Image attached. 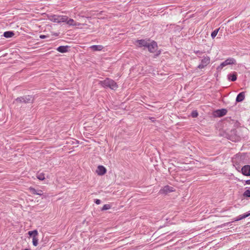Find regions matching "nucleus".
Listing matches in <instances>:
<instances>
[{
	"mask_svg": "<svg viewBox=\"0 0 250 250\" xmlns=\"http://www.w3.org/2000/svg\"><path fill=\"white\" fill-rule=\"evenodd\" d=\"M45 37H46V36H44V35H41V36H40V38H41V39H44V38H45Z\"/></svg>",
	"mask_w": 250,
	"mask_h": 250,
	"instance_id": "nucleus-27",
	"label": "nucleus"
},
{
	"mask_svg": "<svg viewBox=\"0 0 250 250\" xmlns=\"http://www.w3.org/2000/svg\"><path fill=\"white\" fill-rule=\"evenodd\" d=\"M219 30V28L214 30L211 33V37L214 39L217 35V34L218 33V31Z\"/></svg>",
	"mask_w": 250,
	"mask_h": 250,
	"instance_id": "nucleus-20",
	"label": "nucleus"
},
{
	"mask_svg": "<svg viewBox=\"0 0 250 250\" xmlns=\"http://www.w3.org/2000/svg\"><path fill=\"white\" fill-rule=\"evenodd\" d=\"M242 173L244 175L250 176V166L245 165L241 169Z\"/></svg>",
	"mask_w": 250,
	"mask_h": 250,
	"instance_id": "nucleus-10",
	"label": "nucleus"
},
{
	"mask_svg": "<svg viewBox=\"0 0 250 250\" xmlns=\"http://www.w3.org/2000/svg\"><path fill=\"white\" fill-rule=\"evenodd\" d=\"M66 23L70 26H80L81 25V23L76 22L73 19H67V20L65 21Z\"/></svg>",
	"mask_w": 250,
	"mask_h": 250,
	"instance_id": "nucleus-12",
	"label": "nucleus"
},
{
	"mask_svg": "<svg viewBox=\"0 0 250 250\" xmlns=\"http://www.w3.org/2000/svg\"><path fill=\"white\" fill-rule=\"evenodd\" d=\"M243 195L245 197H250V190H246L244 192Z\"/></svg>",
	"mask_w": 250,
	"mask_h": 250,
	"instance_id": "nucleus-23",
	"label": "nucleus"
},
{
	"mask_svg": "<svg viewBox=\"0 0 250 250\" xmlns=\"http://www.w3.org/2000/svg\"><path fill=\"white\" fill-rule=\"evenodd\" d=\"M210 59L209 57H204L201 60V63L198 66V68L200 69L205 68L210 63Z\"/></svg>",
	"mask_w": 250,
	"mask_h": 250,
	"instance_id": "nucleus-5",
	"label": "nucleus"
},
{
	"mask_svg": "<svg viewBox=\"0 0 250 250\" xmlns=\"http://www.w3.org/2000/svg\"><path fill=\"white\" fill-rule=\"evenodd\" d=\"M245 97V92H242L237 95L236 99V101L237 102H241L244 100Z\"/></svg>",
	"mask_w": 250,
	"mask_h": 250,
	"instance_id": "nucleus-14",
	"label": "nucleus"
},
{
	"mask_svg": "<svg viewBox=\"0 0 250 250\" xmlns=\"http://www.w3.org/2000/svg\"><path fill=\"white\" fill-rule=\"evenodd\" d=\"M14 35V33L12 31H6L3 34L4 37L8 38H11Z\"/></svg>",
	"mask_w": 250,
	"mask_h": 250,
	"instance_id": "nucleus-18",
	"label": "nucleus"
},
{
	"mask_svg": "<svg viewBox=\"0 0 250 250\" xmlns=\"http://www.w3.org/2000/svg\"><path fill=\"white\" fill-rule=\"evenodd\" d=\"M48 17L50 21L57 23L65 22L68 19L67 16L62 15H50Z\"/></svg>",
	"mask_w": 250,
	"mask_h": 250,
	"instance_id": "nucleus-2",
	"label": "nucleus"
},
{
	"mask_svg": "<svg viewBox=\"0 0 250 250\" xmlns=\"http://www.w3.org/2000/svg\"><path fill=\"white\" fill-rule=\"evenodd\" d=\"M99 83L103 87H108L113 90H116L118 87L117 83L114 80L109 78H106L103 81H100Z\"/></svg>",
	"mask_w": 250,
	"mask_h": 250,
	"instance_id": "nucleus-1",
	"label": "nucleus"
},
{
	"mask_svg": "<svg viewBox=\"0 0 250 250\" xmlns=\"http://www.w3.org/2000/svg\"><path fill=\"white\" fill-rule=\"evenodd\" d=\"M229 79H230L231 81L234 82L237 79V75L236 73H234L232 75H230L229 77Z\"/></svg>",
	"mask_w": 250,
	"mask_h": 250,
	"instance_id": "nucleus-21",
	"label": "nucleus"
},
{
	"mask_svg": "<svg viewBox=\"0 0 250 250\" xmlns=\"http://www.w3.org/2000/svg\"><path fill=\"white\" fill-rule=\"evenodd\" d=\"M36 177L38 179L41 181H43L45 179L44 173L43 172H38L36 174Z\"/></svg>",
	"mask_w": 250,
	"mask_h": 250,
	"instance_id": "nucleus-16",
	"label": "nucleus"
},
{
	"mask_svg": "<svg viewBox=\"0 0 250 250\" xmlns=\"http://www.w3.org/2000/svg\"><path fill=\"white\" fill-rule=\"evenodd\" d=\"M148 42L147 40H140L136 41L135 44L140 47L142 46L147 47V45H148Z\"/></svg>",
	"mask_w": 250,
	"mask_h": 250,
	"instance_id": "nucleus-9",
	"label": "nucleus"
},
{
	"mask_svg": "<svg viewBox=\"0 0 250 250\" xmlns=\"http://www.w3.org/2000/svg\"><path fill=\"white\" fill-rule=\"evenodd\" d=\"M236 64V61L233 58H229L226 59L224 62H222L217 68V70H221L225 66L230 65Z\"/></svg>",
	"mask_w": 250,
	"mask_h": 250,
	"instance_id": "nucleus-4",
	"label": "nucleus"
},
{
	"mask_svg": "<svg viewBox=\"0 0 250 250\" xmlns=\"http://www.w3.org/2000/svg\"><path fill=\"white\" fill-rule=\"evenodd\" d=\"M95 203L97 205H99L101 203V200L99 199H96L95 200Z\"/></svg>",
	"mask_w": 250,
	"mask_h": 250,
	"instance_id": "nucleus-25",
	"label": "nucleus"
},
{
	"mask_svg": "<svg viewBox=\"0 0 250 250\" xmlns=\"http://www.w3.org/2000/svg\"><path fill=\"white\" fill-rule=\"evenodd\" d=\"M250 215V213H248L246 214L241 215L239 216V217L237 218L235 221H239L241 219H244Z\"/></svg>",
	"mask_w": 250,
	"mask_h": 250,
	"instance_id": "nucleus-19",
	"label": "nucleus"
},
{
	"mask_svg": "<svg viewBox=\"0 0 250 250\" xmlns=\"http://www.w3.org/2000/svg\"><path fill=\"white\" fill-rule=\"evenodd\" d=\"M198 114L196 111H193L191 113V116L193 118H195L197 117Z\"/></svg>",
	"mask_w": 250,
	"mask_h": 250,
	"instance_id": "nucleus-24",
	"label": "nucleus"
},
{
	"mask_svg": "<svg viewBox=\"0 0 250 250\" xmlns=\"http://www.w3.org/2000/svg\"><path fill=\"white\" fill-rule=\"evenodd\" d=\"M43 194L42 190L37 191L35 189L32 188V201L34 203L38 204L42 199V195Z\"/></svg>",
	"mask_w": 250,
	"mask_h": 250,
	"instance_id": "nucleus-3",
	"label": "nucleus"
},
{
	"mask_svg": "<svg viewBox=\"0 0 250 250\" xmlns=\"http://www.w3.org/2000/svg\"><path fill=\"white\" fill-rule=\"evenodd\" d=\"M57 50L61 53H65L67 51V46H61L57 48Z\"/></svg>",
	"mask_w": 250,
	"mask_h": 250,
	"instance_id": "nucleus-17",
	"label": "nucleus"
},
{
	"mask_svg": "<svg viewBox=\"0 0 250 250\" xmlns=\"http://www.w3.org/2000/svg\"><path fill=\"white\" fill-rule=\"evenodd\" d=\"M24 250H28V249H25Z\"/></svg>",
	"mask_w": 250,
	"mask_h": 250,
	"instance_id": "nucleus-30",
	"label": "nucleus"
},
{
	"mask_svg": "<svg viewBox=\"0 0 250 250\" xmlns=\"http://www.w3.org/2000/svg\"><path fill=\"white\" fill-rule=\"evenodd\" d=\"M16 101H21L20 100V98H18L16 99Z\"/></svg>",
	"mask_w": 250,
	"mask_h": 250,
	"instance_id": "nucleus-29",
	"label": "nucleus"
},
{
	"mask_svg": "<svg viewBox=\"0 0 250 250\" xmlns=\"http://www.w3.org/2000/svg\"><path fill=\"white\" fill-rule=\"evenodd\" d=\"M246 184L247 185H250V180L246 181Z\"/></svg>",
	"mask_w": 250,
	"mask_h": 250,
	"instance_id": "nucleus-26",
	"label": "nucleus"
},
{
	"mask_svg": "<svg viewBox=\"0 0 250 250\" xmlns=\"http://www.w3.org/2000/svg\"><path fill=\"white\" fill-rule=\"evenodd\" d=\"M147 47L148 48V51L150 52L154 53L157 49V44L155 42L153 41L150 43H148Z\"/></svg>",
	"mask_w": 250,
	"mask_h": 250,
	"instance_id": "nucleus-7",
	"label": "nucleus"
},
{
	"mask_svg": "<svg viewBox=\"0 0 250 250\" xmlns=\"http://www.w3.org/2000/svg\"><path fill=\"white\" fill-rule=\"evenodd\" d=\"M216 113H217V114L220 116V117H222V116H223L224 115H225L227 113V110L225 109H220V110H217L216 111Z\"/></svg>",
	"mask_w": 250,
	"mask_h": 250,
	"instance_id": "nucleus-15",
	"label": "nucleus"
},
{
	"mask_svg": "<svg viewBox=\"0 0 250 250\" xmlns=\"http://www.w3.org/2000/svg\"><path fill=\"white\" fill-rule=\"evenodd\" d=\"M175 191L174 188L169 186H165L163 188L161 189L159 193L160 194H167L168 193L173 192Z\"/></svg>",
	"mask_w": 250,
	"mask_h": 250,
	"instance_id": "nucleus-6",
	"label": "nucleus"
},
{
	"mask_svg": "<svg viewBox=\"0 0 250 250\" xmlns=\"http://www.w3.org/2000/svg\"><path fill=\"white\" fill-rule=\"evenodd\" d=\"M93 51H101L104 49V46L101 45H94L90 47Z\"/></svg>",
	"mask_w": 250,
	"mask_h": 250,
	"instance_id": "nucleus-13",
	"label": "nucleus"
},
{
	"mask_svg": "<svg viewBox=\"0 0 250 250\" xmlns=\"http://www.w3.org/2000/svg\"><path fill=\"white\" fill-rule=\"evenodd\" d=\"M39 234L37 230L32 231V244L34 246H37L38 244Z\"/></svg>",
	"mask_w": 250,
	"mask_h": 250,
	"instance_id": "nucleus-8",
	"label": "nucleus"
},
{
	"mask_svg": "<svg viewBox=\"0 0 250 250\" xmlns=\"http://www.w3.org/2000/svg\"><path fill=\"white\" fill-rule=\"evenodd\" d=\"M111 208V206L109 204H105L104 205L103 208H102V210H107V209H110Z\"/></svg>",
	"mask_w": 250,
	"mask_h": 250,
	"instance_id": "nucleus-22",
	"label": "nucleus"
},
{
	"mask_svg": "<svg viewBox=\"0 0 250 250\" xmlns=\"http://www.w3.org/2000/svg\"><path fill=\"white\" fill-rule=\"evenodd\" d=\"M106 172V168L103 166H99L96 170V173L99 175H103Z\"/></svg>",
	"mask_w": 250,
	"mask_h": 250,
	"instance_id": "nucleus-11",
	"label": "nucleus"
},
{
	"mask_svg": "<svg viewBox=\"0 0 250 250\" xmlns=\"http://www.w3.org/2000/svg\"><path fill=\"white\" fill-rule=\"evenodd\" d=\"M28 234H29V235L30 236H31V234H32L31 231H29L28 232Z\"/></svg>",
	"mask_w": 250,
	"mask_h": 250,
	"instance_id": "nucleus-28",
	"label": "nucleus"
}]
</instances>
